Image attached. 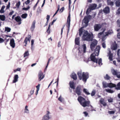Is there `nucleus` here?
<instances>
[{"label": "nucleus", "instance_id": "1", "mask_svg": "<svg viewBox=\"0 0 120 120\" xmlns=\"http://www.w3.org/2000/svg\"><path fill=\"white\" fill-rule=\"evenodd\" d=\"M83 27H81L79 30V35L81 36L83 34V36L82 38V40L84 41H92V42L90 45V47L92 50H93L94 47L97 43V41L95 39L92 40L91 35L87 31L82 29Z\"/></svg>", "mask_w": 120, "mask_h": 120}, {"label": "nucleus", "instance_id": "43", "mask_svg": "<svg viewBox=\"0 0 120 120\" xmlns=\"http://www.w3.org/2000/svg\"><path fill=\"white\" fill-rule=\"evenodd\" d=\"M105 79L107 80L109 79L110 78V77L107 74L104 77Z\"/></svg>", "mask_w": 120, "mask_h": 120}, {"label": "nucleus", "instance_id": "23", "mask_svg": "<svg viewBox=\"0 0 120 120\" xmlns=\"http://www.w3.org/2000/svg\"><path fill=\"white\" fill-rule=\"evenodd\" d=\"M97 5L95 4H90V7L91 10H93L95 9L96 8Z\"/></svg>", "mask_w": 120, "mask_h": 120}, {"label": "nucleus", "instance_id": "36", "mask_svg": "<svg viewBox=\"0 0 120 120\" xmlns=\"http://www.w3.org/2000/svg\"><path fill=\"white\" fill-rule=\"evenodd\" d=\"M58 100L61 102H63L64 101V99L61 97L60 95L58 99Z\"/></svg>", "mask_w": 120, "mask_h": 120}, {"label": "nucleus", "instance_id": "14", "mask_svg": "<svg viewBox=\"0 0 120 120\" xmlns=\"http://www.w3.org/2000/svg\"><path fill=\"white\" fill-rule=\"evenodd\" d=\"M24 113H25L28 114L30 113V111L28 106L26 105L24 109Z\"/></svg>", "mask_w": 120, "mask_h": 120}, {"label": "nucleus", "instance_id": "53", "mask_svg": "<svg viewBox=\"0 0 120 120\" xmlns=\"http://www.w3.org/2000/svg\"><path fill=\"white\" fill-rule=\"evenodd\" d=\"M102 46L104 48H106V45L104 42L102 43Z\"/></svg>", "mask_w": 120, "mask_h": 120}, {"label": "nucleus", "instance_id": "63", "mask_svg": "<svg viewBox=\"0 0 120 120\" xmlns=\"http://www.w3.org/2000/svg\"><path fill=\"white\" fill-rule=\"evenodd\" d=\"M34 92V90H32L30 91V94L31 95H32Z\"/></svg>", "mask_w": 120, "mask_h": 120}, {"label": "nucleus", "instance_id": "25", "mask_svg": "<svg viewBox=\"0 0 120 120\" xmlns=\"http://www.w3.org/2000/svg\"><path fill=\"white\" fill-rule=\"evenodd\" d=\"M70 86V87L72 89H75V87L74 86V83L73 81H71L69 83Z\"/></svg>", "mask_w": 120, "mask_h": 120}, {"label": "nucleus", "instance_id": "55", "mask_svg": "<svg viewBox=\"0 0 120 120\" xmlns=\"http://www.w3.org/2000/svg\"><path fill=\"white\" fill-rule=\"evenodd\" d=\"M10 2H9L8 5L6 7V9H8L10 7Z\"/></svg>", "mask_w": 120, "mask_h": 120}, {"label": "nucleus", "instance_id": "28", "mask_svg": "<svg viewBox=\"0 0 120 120\" xmlns=\"http://www.w3.org/2000/svg\"><path fill=\"white\" fill-rule=\"evenodd\" d=\"M77 74L78 76L79 79L80 80H81L82 79V72L81 71H80L78 72L77 73Z\"/></svg>", "mask_w": 120, "mask_h": 120}, {"label": "nucleus", "instance_id": "18", "mask_svg": "<svg viewBox=\"0 0 120 120\" xmlns=\"http://www.w3.org/2000/svg\"><path fill=\"white\" fill-rule=\"evenodd\" d=\"M10 46L12 48H14L15 47V44L14 39H12L10 40Z\"/></svg>", "mask_w": 120, "mask_h": 120}, {"label": "nucleus", "instance_id": "54", "mask_svg": "<svg viewBox=\"0 0 120 120\" xmlns=\"http://www.w3.org/2000/svg\"><path fill=\"white\" fill-rule=\"evenodd\" d=\"M39 0H38V1L37 2V3L35 5L34 7L33 8V10H35L36 8L37 5V4L39 2Z\"/></svg>", "mask_w": 120, "mask_h": 120}, {"label": "nucleus", "instance_id": "64", "mask_svg": "<svg viewBox=\"0 0 120 120\" xmlns=\"http://www.w3.org/2000/svg\"><path fill=\"white\" fill-rule=\"evenodd\" d=\"M50 30L47 29V32L49 34L50 33Z\"/></svg>", "mask_w": 120, "mask_h": 120}, {"label": "nucleus", "instance_id": "5", "mask_svg": "<svg viewBox=\"0 0 120 120\" xmlns=\"http://www.w3.org/2000/svg\"><path fill=\"white\" fill-rule=\"evenodd\" d=\"M86 49V45L84 44L82 45L81 48H79V55L80 56L82 55L83 53L85 52Z\"/></svg>", "mask_w": 120, "mask_h": 120}, {"label": "nucleus", "instance_id": "48", "mask_svg": "<svg viewBox=\"0 0 120 120\" xmlns=\"http://www.w3.org/2000/svg\"><path fill=\"white\" fill-rule=\"evenodd\" d=\"M30 8V7L29 6H28L26 8H22V10L27 11Z\"/></svg>", "mask_w": 120, "mask_h": 120}, {"label": "nucleus", "instance_id": "42", "mask_svg": "<svg viewBox=\"0 0 120 120\" xmlns=\"http://www.w3.org/2000/svg\"><path fill=\"white\" fill-rule=\"evenodd\" d=\"M91 10L90 8L87 9L86 12V14H88L89 13V12Z\"/></svg>", "mask_w": 120, "mask_h": 120}, {"label": "nucleus", "instance_id": "31", "mask_svg": "<svg viewBox=\"0 0 120 120\" xmlns=\"http://www.w3.org/2000/svg\"><path fill=\"white\" fill-rule=\"evenodd\" d=\"M101 104H102L104 106H105L106 105V103L104 101V100L103 99H101L100 101Z\"/></svg>", "mask_w": 120, "mask_h": 120}, {"label": "nucleus", "instance_id": "58", "mask_svg": "<svg viewBox=\"0 0 120 120\" xmlns=\"http://www.w3.org/2000/svg\"><path fill=\"white\" fill-rule=\"evenodd\" d=\"M4 40L0 38V43H1L4 42Z\"/></svg>", "mask_w": 120, "mask_h": 120}, {"label": "nucleus", "instance_id": "29", "mask_svg": "<svg viewBox=\"0 0 120 120\" xmlns=\"http://www.w3.org/2000/svg\"><path fill=\"white\" fill-rule=\"evenodd\" d=\"M77 74L78 76L79 79L80 80H81L82 79V72L81 71H80L78 72L77 73Z\"/></svg>", "mask_w": 120, "mask_h": 120}, {"label": "nucleus", "instance_id": "61", "mask_svg": "<svg viewBox=\"0 0 120 120\" xmlns=\"http://www.w3.org/2000/svg\"><path fill=\"white\" fill-rule=\"evenodd\" d=\"M14 11H12L9 14V15H12L14 13Z\"/></svg>", "mask_w": 120, "mask_h": 120}, {"label": "nucleus", "instance_id": "32", "mask_svg": "<svg viewBox=\"0 0 120 120\" xmlns=\"http://www.w3.org/2000/svg\"><path fill=\"white\" fill-rule=\"evenodd\" d=\"M105 90L107 92L111 93H112L114 92V91L110 89H105Z\"/></svg>", "mask_w": 120, "mask_h": 120}, {"label": "nucleus", "instance_id": "52", "mask_svg": "<svg viewBox=\"0 0 120 120\" xmlns=\"http://www.w3.org/2000/svg\"><path fill=\"white\" fill-rule=\"evenodd\" d=\"M117 22L118 26L120 27V20H118L117 21Z\"/></svg>", "mask_w": 120, "mask_h": 120}, {"label": "nucleus", "instance_id": "60", "mask_svg": "<svg viewBox=\"0 0 120 120\" xmlns=\"http://www.w3.org/2000/svg\"><path fill=\"white\" fill-rule=\"evenodd\" d=\"M115 112L113 111H109V114H113Z\"/></svg>", "mask_w": 120, "mask_h": 120}, {"label": "nucleus", "instance_id": "13", "mask_svg": "<svg viewBox=\"0 0 120 120\" xmlns=\"http://www.w3.org/2000/svg\"><path fill=\"white\" fill-rule=\"evenodd\" d=\"M70 15L69 14L68 16L67 21V25L68 27V31L69 30V28L70 26Z\"/></svg>", "mask_w": 120, "mask_h": 120}, {"label": "nucleus", "instance_id": "11", "mask_svg": "<svg viewBox=\"0 0 120 120\" xmlns=\"http://www.w3.org/2000/svg\"><path fill=\"white\" fill-rule=\"evenodd\" d=\"M111 71L112 74L114 75H116V77L118 78L120 77V72H117V71L114 70L112 69V70Z\"/></svg>", "mask_w": 120, "mask_h": 120}, {"label": "nucleus", "instance_id": "57", "mask_svg": "<svg viewBox=\"0 0 120 120\" xmlns=\"http://www.w3.org/2000/svg\"><path fill=\"white\" fill-rule=\"evenodd\" d=\"M30 0H27L25 2V4L26 5H27L29 4L30 3Z\"/></svg>", "mask_w": 120, "mask_h": 120}, {"label": "nucleus", "instance_id": "62", "mask_svg": "<svg viewBox=\"0 0 120 120\" xmlns=\"http://www.w3.org/2000/svg\"><path fill=\"white\" fill-rule=\"evenodd\" d=\"M117 37L118 38H120V32H119L118 33Z\"/></svg>", "mask_w": 120, "mask_h": 120}, {"label": "nucleus", "instance_id": "50", "mask_svg": "<svg viewBox=\"0 0 120 120\" xmlns=\"http://www.w3.org/2000/svg\"><path fill=\"white\" fill-rule=\"evenodd\" d=\"M108 101L109 102H112L113 100L112 99L110 98H108Z\"/></svg>", "mask_w": 120, "mask_h": 120}, {"label": "nucleus", "instance_id": "21", "mask_svg": "<svg viewBox=\"0 0 120 120\" xmlns=\"http://www.w3.org/2000/svg\"><path fill=\"white\" fill-rule=\"evenodd\" d=\"M117 47V44L116 43H114L111 46V49L113 50H115L116 49Z\"/></svg>", "mask_w": 120, "mask_h": 120}, {"label": "nucleus", "instance_id": "26", "mask_svg": "<svg viewBox=\"0 0 120 120\" xmlns=\"http://www.w3.org/2000/svg\"><path fill=\"white\" fill-rule=\"evenodd\" d=\"M71 77L74 80H76L77 79L76 75L75 73H72L71 75Z\"/></svg>", "mask_w": 120, "mask_h": 120}, {"label": "nucleus", "instance_id": "7", "mask_svg": "<svg viewBox=\"0 0 120 120\" xmlns=\"http://www.w3.org/2000/svg\"><path fill=\"white\" fill-rule=\"evenodd\" d=\"M50 114L49 111H47L46 114L42 117L41 120H49L50 119L51 117L49 115Z\"/></svg>", "mask_w": 120, "mask_h": 120}, {"label": "nucleus", "instance_id": "41", "mask_svg": "<svg viewBox=\"0 0 120 120\" xmlns=\"http://www.w3.org/2000/svg\"><path fill=\"white\" fill-rule=\"evenodd\" d=\"M29 55V53L28 51L26 52L24 54V57H25L26 56H28Z\"/></svg>", "mask_w": 120, "mask_h": 120}, {"label": "nucleus", "instance_id": "4", "mask_svg": "<svg viewBox=\"0 0 120 120\" xmlns=\"http://www.w3.org/2000/svg\"><path fill=\"white\" fill-rule=\"evenodd\" d=\"M78 99L81 105L83 107H85L88 106L89 105L90 103V101H86L85 99L82 97H79Z\"/></svg>", "mask_w": 120, "mask_h": 120}, {"label": "nucleus", "instance_id": "47", "mask_svg": "<svg viewBox=\"0 0 120 120\" xmlns=\"http://www.w3.org/2000/svg\"><path fill=\"white\" fill-rule=\"evenodd\" d=\"M34 40L32 39L31 41V49H33V45L34 44Z\"/></svg>", "mask_w": 120, "mask_h": 120}, {"label": "nucleus", "instance_id": "9", "mask_svg": "<svg viewBox=\"0 0 120 120\" xmlns=\"http://www.w3.org/2000/svg\"><path fill=\"white\" fill-rule=\"evenodd\" d=\"M89 77V75L88 73L83 72L82 74V80L85 82H86L87 79Z\"/></svg>", "mask_w": 120, "mask_h": 120}, {"label": "nucleus", "instance_id": "16", "mask_svg": "<svg viewBox=\"0 0 120 120\" xmlns=\"http://www.w3.org/2000/svg\"><path fill=\"white\" fill-rule=\"evenodd\" d=\"M15 19L16 22H19L18 24L19 25L21 24V19L20 16H17L15 18Z\"/></svg>", "mask_w": 120, "mask_h": 120}, {"label": "nucleus", "instance_id": "59", "mask_svg": "<svg viewBox=\"0 0 120 120\" xmlns=\"http://www.w3.org/2000/svg\"><path fill=\"white\" fill-rule=\"evenodd\" d=\"M116 13L117 14H120V8L118 10Z\"/></svg>", "mask_w": 120, "mask_h": 120}, {"label": "nucleus", "instance_id": "56", "mask_svg": "<svg viewBox=\"0 0 120 120\" xmlns=\"http://www.w3.org/2000/svg\"><path fill=\"white\" fill-rule=\"evenodd\" d=\"M64 10V7H62V8H61V9L60 10V12L61 13L62 12L63 10Z\"/></svg>", "mask_w": 120, "mask_h": 120}, {"label": "nucleus", "instance_id": "12", "mask_svg": "<svg viewBox=\"0 0 120 120\" xmlns=\"http://www.w3.org/2000/svg\"><path fill=\"white\" fill-rule=\"evenodd\" d=\"M101 25L99 24H95L94 26V30L95 31H97L100 29L101 27Z\"/></svg>", "mask_w": 120, "mask_h": 120}, {"label": "nucleus", "instance_id": "45", "mask_svg": "<svg viewBox=\"0 0 120 120\" xmlns=\"http://www.w3.org/2000/svg\"><path fill=\"white\" fill-rule=\"evenodd\" d=\"M20 4V1H19L16 4V6L17 8H19V6Z\"/></svg>", "mask_w": 120, "mask_h": 120}, {"label": "nucleus", "instance_id": "39", "mask_svg": "<svg viewBox=\"0 0 120 120\" xmlns=\"http://www.w3.org/2000/svg\"><path fill=\"white\" fill-rule=\"evenodd\" d=\"M116 5L117 7L120 6V0H117L116 3Z\"/></svg>", "mask_w": 120, "mask_h": 120}, {"label": "nucleus", "instance_id": "40", "mask_svg": "<svg viewBox=\"0 0 120 120\" xmlns=\"http://www.w3.org/2000/svg\"><path fill=\"white\" fill-rule=\"evenodd\" d=\"M83 91L87 95L90 94L88 92L87 90L86 89H83Z\"/></svg>", "mask_w": 120, "mask_h": 120}, {"label": "nucleus", "instance_id": "27", "mask_svg": "<svg viewBox=\"0 0 120 120\" xmlns=\"http://www.w3.org/2000/svg\"><path fill=\"white\" fill-rule=\"evenodd\" d=\"M75 44L79 45V38H76L75 40Z\"/></svg>", "mask_w": 120, "mask_h": 120}, {"label": "nucleus", "instance_id": "46", "mask_svg": "<svg viewBox=\"0 0 120 120\" xmlns=\"http://www.w3.org/2000/svg\"><path fill=\"white\" fill-rule=\"evenodd\" d=\"M40 85H41L40 84H38V86H36L37 90L39 91V90Z\"/></svg>", "mask_w": 120, "mask_h": 120}, {"label": "nucleus", "instance_id": "44", "mask_svg": "<svg viewBox=\"0 0 120 120\" xmlns=\"http://www.w3.org/2000/svg\"><path fill=\"white\" fill-rule=\"evenodd\" d=\"M95 94V90H93L91 94V95L92 96H94Z\"/></svg>", "mask_w": 120, "mask_h": 120}, {"label": "nucleus", "instance_id": "20", "mask_svg": "<svg viewBox=\"0 0 120 120\" xmlns=\"http://www.w3.org/2000/svg\"><path fill=\"white\" fill-rule=\"evenodd\" d=\"M80 86H78L76 89V92L77 94L79 95H80L81 92L80 91Z\"/></svg>", "mask_w": 120, "mask_h": 120}, {"label": "nucleus", "instance_id": "38", "mask_svg": "<svg viewBox=\"0 0 120 120\" xmlns=\"http://www.w3.org/2000/svg\"><path fill=\"white\" fill-rule=\"evenodd\" d=\"M27 14L26 13H24L22 14L21 16V17L24 19H26L27 17Z\"/></svg>", "mask_w": 120, "mask_h": 120}, {"label": "nucleus", "instance_id": "34", "mask_svg": "<svg viewBox=\"0 0 120 120\" xmlns=\"http://www.w3.org/2000/svg\"><path fill=\"white\" fill-rule=\"evenodd\" d=\"M5 8V6L4 5H3L1 7V10H0V13H3L4 12V9Z\"/></svg>", "mask_w": 120, "mask_h": 120}, {"label": "nucleus", "instance_id": "24", "mask_svg": "<svg viewBox=\"0 0 120 120\" xmlns=\"http://www.w3.org/2000/svg\"><path fill=\"white\" fill-rule=\"evenodd\" d=\"M103 11L105 13L107 14L109 12V9L108 7H106L104 9Z\"/></svg>", "mask_w": 120, "mask_h": 120}, {"label": "nucleus", "instance_id": "22", "mask_svg": "<svg viewBox=\"0 0 120 120\" xmlns=\"http://www.w3.org/2000/svg\"><path fill=\"white\" fill-rule=\"evenodd\" d=\"M36 22L35 21L33 22L32 23L31 26L30 28V29L31 30L33 31L35 28V24Z\"/></svg>", "mask_w": 120, "mask_h": 120}, {"label": "nucleus", "instance_id": "19", "mask_svg": "<svg viewBox=\"0 0 120 120\" xmlns=\"http://www.w3.org/2000/svg\"><path fill=\"white\" fill-rule=\"evenodd\" d=\"M19 78V77L18 75H15L14 76V79L13 80V83H15L17 82L18 81Z\"/></svg>", "mask_w": 120, "mask_h": 120}, {"label": "nucleus", "instance_id": "10", "mask_svg": "<svg viewBox=\"0 0 120 120\" xmlns=\"http://www.w3.org/2000/svg\"><path fill=\"white\" fill-rule=\"evenodd\" d=\"M44 77V75L43 74V73L42 71H40L38 73V80L39 81H41Z\"/></svg>", "mask_w": 120, "mask_h": 120}, {"label": "nucleus", "instance_id": "3", "mask_svg": "<svg viewBox=\"0 0 120 120\" xmlns=\"http://www.w3.org/2000/svg\"><path fill=\"white\" fill-rule=\"evenodd\" d=\"M103 31L102 32L99 33L98 34V37L99 38H101L102 36V41H104L106 38V36L109 35L113 33V31L112 30H109L108 32H106L105 34L104 33V32L105 30V29L104 28L103 29Z\"/></svg>", "mask_w": 120, "mask_h": 120}, {"label": "nucleus", "instance_id": "37", "mask_svg": "<svg viewBox=\"0 0 120 120\" xmlns=\"http://www.w3.org/2000/svg\"><path fill=\"white\" fill-rule=\"evenodd\" d=\"M107 3L108 5H109L111 6L113 5V2L111 1L110 0H107Z\"/></svg>", "mask_w": 120, "mask_h": 120}, {"label": "nucleus", "instance_id": "35", "mask_svg": "<svg viewBox=\"0 0 120 120\" xmlns=\"http://www.w3.org/2000/svg\"><path fill=\"white\" fill-rule=\"evenodd\" d=\"M5 17L4 15H0V19L2 21H4L5 20Z\"/></svg>", "mask_w": 120, "mask_h": 120}, {"label": "nucleus", "instance_id": "49", "mask_svg": "<svg viewBox=\"0 0 120 120\" xmlns=\"http://www.w3.org/2000/svg\"><path fill=\"white\" fill-rule=\"evenodd\" d=\"M50 16L49 15H47V16L46 19H47V21L46 22V23H47V24H48L49 20V19L50 18Z\"/></svg>", "mask_w": 120, "mask_h": 120}, {"label": "nucleus", "instance_id": "30", "mask_svg": "<svg viewBox=\"0 0 120 120\" xmlns=\"http://www.w3.org/2000/svg\"><path fill=\"white\" fill-rule=\"evenodd\" d=\"M11 28L8 27H5V31L7 32H10L11 30Z\"/></svg>", "mask_w": 120, "mask_h": 120}, {"label": "nucleus", "instance_id": "15", "mask_svg": "<svg viewBox=\"0 0 120 120\" xmlns=\"http://www.w3.org/2000/svg\"><path fill=\"white\" fill-rule=\"evenodd\" d=\"M109 52L108 53V55L109 56V59L110 61H112V54L111 53L110 49H108Z\"/></svg>", "mask_w": 120, "mask_h": 120}, {"label": "nucleus", "instance_id": "17", "mask_svg": "<svg viewBox=\"0 0 120 120\" xmlns=\"http://www.w3.org/2000/svg\"><path fill=\"white\" fill-rule=\"evenodd\" d=\"M28 38L27 37L24 40V43H25L26 44L24 45L26 46L27 44V42L28 41L29 42H30L31 39V36L30 35L28 36Z\"/></svg>", "mask_w": 120, "mask_h": 120}, {"label": "nucleus", "instance_id": "6", "mask_svg": "<svg viewBox=\"0 0 120 120\" xmlns=\"http://www.w3.org/2000/svg\"><path fill=\"white\" fill-rule=\"evenodd\" d=\"M103 86L105 88L109 87L110 88L114 87L116 86V85L115 84L112 83H107L105 82H102Z\"/></svg>", "mask_w": 120, "mask_h": 120}, {"label": "nucleus", "instance_id": "33", "mask_svg": "<svg viewBox=\"0 0 120 120\" xmlns=\"http://www.w3.org/2000/svg\"><path fill=\"white\" fill-rule=\"evenodd\" d=\"M115 87V89L117 90H120V82H119L117 85Z\"/></svg>", "mask_w": 120, "mask_h": 120}, {"label": "nucleus", "instance_id": "2", "mask_svg": "<svg viewBox=\"0 0 120 120\" xmlns=\"http://www.w3.org/2000/svg\"><path fill=\"white\" fill-rule=\"evenodd\" d=\"M100 49L99 46H97L95 49L94 52L91 55L90 59L91 60L93 61L94 63L95 62L96 64H97L98 63L99 65L101 66L102 64V59L101 58H100L98 60L95 57V56H98V55Z\"/></svg>", "mask_w": 120, "mask_h": 120}, {"label": "nucleus", "instance_id": "8", "mask_svg": "<svg viewBox=\"0 0 120 120\" xmlns=\"http://www.w3.org/2000/svg\"><path fill=\"white\" fill-rule=\"evenodd\" d=\"M91 17L90 15H88L85 17L83 21H84V23L85 24V27H86L88 23L89 22V20L91 19Z\"/></svg>", "mask_w": 120, "mask_h": 120}, {"label": "nucleus", "instance_id": "51", "mask_svg": "<svg viewBox=\"0 0 120 120\" xmlns=\"http://www.w3.org/2000/svg\"><path fill=\"white\" fill-rule=\"evenodd\" d=\"M83 113L86 117L88 115V113L86 112H84Z\"/></svg>", "mask_w": 120, "mask_h": 120}]
</instances>
